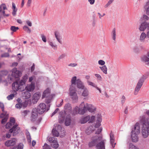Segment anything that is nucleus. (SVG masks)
I'll list each match as a JSON object with an SVG mask.
<instances>
[{"mask_svg": "<svg viewBox=\"0 0 149 149\" xmlns=\"http://www.w3.org/2000/svg\"><path fill=\"white\" fill-rule=\"evenodd\" d=\"M91 140L88 144L89 147H92L96 145L97 149H105L104 141L102 140V136H95L91 138Z\"/></svg>", "mask_w": 149, "mask_h": 149, "instance_id": "f257e3e1", "label": "nucleus"}, {"mask_svg": "<svg viewBox=\"0 0 149 149\" xmlns=\"http://www.w3.org/2000/svg\"><path fill=\"white\" fill-rule=\"evenodd\" d=\"M49 109V107H47L45 104L43 103H41L38 106L37 109L36 108L33 109L32 113L31 120L34 121L37 118L38 114H42L45 112L47 111Z\"/></svg>", "mask_w": 149, "mask_h": 149, "instance_id": "f03ea898", "label": "nucleus"}, {"mask_svg": "<svg viewBox=\"0 0 149 149\" xmlns=\"http://www.w3.org/2000/svg\"><path fill=\"white\" fill-rule=\"evenodd\" d=\"M15 120L14 118L11 117L10 118V121L8 122L6 125V129H9L13 127L9 130L10 133H13V136L16 135L20 131V129L19 127H18V125L15 124Z\"/></svg>", "mask_w": 149, "mask_h": 149, "instance_id": "7ed1b4c3", "label": "nucleus"}, {"mask_svg": "<svg viewBox=\"0 0 149 149\" xmlns=\"http://www.w3.org/2000/svg\"><path fill=\"white\" fill-rule=\"evenodd\" d=\"M140 120L143 123L142 136L143 138H146L149 136V118L145 120V117L141 116L140 117Z\"/></svg>", "mask_w": 149, "mask_h": 149, "instance_id": "20e7f679", "label": "nucleus"}, {"mask_svg": "<svg viewBox=\"0 0 149 149\" xmlns=\"http://www.w3.org/2000/svg\"><path fill=\"white\" fill-rule=\"evenodd\" d=\"M73 111L74 114L79 113L80 115L84 114L86 111V105L84 102H82L79 107L77 106H76Z\"/></svg>", "mask_w": 149, "mask_h": 149, "instance_id": "39448f33", "label": "nucleus"}, {"mask_svg": "<svg viewBox=\"0 0 149 149\" xmlns=\"http://www.w3.org/2000/svg\"><path fill=\"white\" fill-rule=\"evenodd\" d=\"M12 89L14 91L19 90L22 91L25 89V86L22 85V83L19 81V82H14L12 85Z\"/></svg>", "mask_w": 149, "mask_h": 149, "instance_id": "423d86ee", "label": "nucleus"}, {"mask_svg": "<svg viewBox=\"0 0 149 149\" xmlns=\"http://www.w3.org/2000/svg\"><path fill=\"white\" fill-rule=\"evenodd\" d=\"M76 91V88H73L72 86L69 89V95L74 103L77 102L78 98Z\"/></svg>", "mask_w": 149, "mask_h": 149, "instance_id": "0eeeda50", "label": "nucleus"}, {"mask_svg": "<svg viewBox=\"0 0 149 149\" xmlns=\"http://www.w3.org/2000/svg\"><path fill=\"white\" fill-rule=\"evenodd\" d=\"M146 79L145 77L143 75L141 77L139 80L135 88L134 94V95H137L140 89H141L144 80Z\"/></svg>", "mask_w": 149, "mask_h": 149, "instance_id": "6e6552de", "label": "nucleus"}, {"mask_svg": "<svg viewBox=\"0 0 149 149\" xmlns=\"http://www.w3.org/2000/svg\"><path fill=\"white\" fill-rule=\"evenodd\" d=\"M0 107L1 108L3 113L0 115L1 118H3L1 121V123L4 124L7 120L8 117V114L6 112L4 111V106L3 103L0 102Z\"/></svg>", "mask_w": 149, "mask_h": 149, "instance_id": "1a4fd4ad", "label": "nucleus"}, {"mask_svg": "<svg viewBox=\"0 0 149 149\" xmlns=\"http://www.w3.org/2000/svg\"><path fill=\"white\" fill-rule=\"evenodd\" d=\"M139 29L140 31H144L146 29L147 31L146 33L147 35V38L148 39L147 42H148L149 39V23L147 24L146 23H143L141 26H140Z\"/></svg>", "mask_w": 149, "mask_h": 149, "instance_id": "9d476101", "label": "nucleus"}, {"mask_svg": "<svg viewBox=\"0 0 149 149\" xmlns=\"http://www.w3.org/2000/svg\"><path fill=\"white\" fill-rule=\"evenodd\" d=\"M11 75L12 77H9L8 79L10 78V80L12 81L13 79V77L15 78H18L22 75V72L18 70H17V69L16 68H14L11 71Z\"/></svg>", "mask_w": 149, "mask_h": 149, "instance_id": "9b49d317", "label": "nucleus"}, {"mask_svg": "<svg viewBox=\"0 0 149 149\" xmlns=\"http://www.w3.org/2000/svg\"><path fill=\"white\" fill-rule=\"evenodd\" d=\"M49 141L52 143L51 145L52 147L55 149H56L58 147L59 145L57 142L56 138L53 137H50L49 139Z\"/></svg>", "mask_w": 149, "mask_h": 149, "instance_id": "f8f14e48", "label": "nucleus"}, {"mask_svg": "<svg viewBox=\"0 0 149 149\" xmlns=\"http://www.w3.org/2000/svg\"><path fill=\"white\" fill-rule=\"evenodd\" d=\"M140 132V125L139 123H136L132 129L131 133L139 134Z\"/></svg>", "mask_w": 149, "mask_h": 149, "instance_id": "ddd939ff", "label": "nucleus"}, {"mask_svg": "<svg viewBox=\"0 0 149 149\" xmlns=\"http://www.w3.org/2000/svg\"><path fill=\"white\" fill-rule=\"evenodd\" d=\"M40 92H38L34 93L32 97V101L33 104L36 103L41 96Z\"/></svg>", "mask_w": 149, "mask_h": 149, "instance_id": "4468645a", "label": "nucleus"}, {"mask_svg": "<svg viewBox=\"0 0 149 149\" xmlns=\"http://www.w3.org/2000/svg\"><path fill=\"white\" fill-rule=\"evenodd\" d=\"M64 112L65 114H69L71 113L72 112V107L70 103L66 104L64 107Z\"/></svg>", "mask_w": 149, "mask_h": 149, "instance_id": "2eb2a0df", "label": "nucleus"}, {"mask_svg": "<svg viewBox=\"0 0 149 149\" xmlns=\"http://www.w3.org/2000/svg\"><path fill=\"white\" fill-rule=\"evenodd\" d=\"M35 84L34 82H32L30 84L27 85L26 87L25 86V89L27 91L29 92H32L33 91L35 88Z\"/></svg>", "mask_w": 149, "mask_h": 149, "instance_id": "dca6fc26", "label": "nucleus"}, {"mask_svg": "<svg viewBox=\"0 0 149 149\" xmlns=\"http://www.w3.org/2000/svg\"><path fill=\"white\" fill-rule=\"evenodd\" d=\"M50 90L48 88L45 90L43 93L42 95V98L43 99L45 97H49L50 98L52 97V95L50 94Z\"/></svg>", "mask_w": 149, "mask_h": 149, "instance_id": "f3484780", "label": "nucleus"}, {"mask_svg": "<svg viewBox=\"0 0 149 149\" xmlns=\"http://www.w3.org/2000/svg\"><path fill=\"white\" fill-rule=\"evenodd\" d=\"M16 141V139L13 138L10 140L6 141L5 142V145L7 146H12L15 145Z\"/></svg>", "mask_w": 149, "mask_h": 149, "instance_id": "a211bd4d", "label": "nucleus"}, {"mask_svg": "<svg viewBox=\"0 0 149 149\" xmlns=\"http://www.w3.org/2000/svg\"><path fill=\"white\" fill-rule=\"evenodd\" d=\"M90 118V116L89 115L82 116L80 119L79 122L82 124L85 123L89 120Z\"/></svg>", "mask_w": 149, "mask_h": 149, "instance_id": "6ab92c4d", "label": "nucleus"}, {"mask_svg": "<svg viewBox=\"0 0 149 149\" xmlns=\"http://www.w3.org/2000/svg\"><path fill=\"white\" fill-rule=\"evenodd\" d=\"M110 141L111 146L114 148L116 143L115 142L114 136L113 134L111 132L110 134Z\"/></svg>", "mask_w": 149, "mask_h": 149, "instance_id": "aec40b11", "label": "nucleus"}, {"mask_svg": "<svg viewBox=\"0 0 149 149\" xmlns=\"http://www.w3.org/2000/svg\"><path fill=\"white\" fill-rule=\"evenodd\" d=\"M86 109L89 112L92 113L95 111L96 108L95 107L90 104H86Z\"/></svg>", "mask_w": 149, "mask_h": 149, "instance_id": "412c9836", "label": "nucleus"}, {"mask_svg": "<svg viewBox=\"0 0 149 149\" xmlns=\"http://www.w3.org/2000/svg\"><path fill=\"white\" fill-rule=\"evenodd\" d=\"M86 109L89 112L92 113L95 111L96 108L95 107L90 104H86Z\"/></svg>", "mask_w": 149, "mask_h": 149, "instance_id": "4be33fe9", "label": "nucleus"}, {"mask_svg": "<svg viewBox=\"0 0 149 149\" xmlns=\"http://www.w3.org/2000/svg\"><path fill=\"white\" fill-rule=\"evenodd\" d=\"M76 84L77 88L79 89H83L86 88L83 83L79 79H77Z\"/></svg>", "mask_w": 149, "mask_h": 149, "instance_id": "5701e85b", "label": "nucleus"}, {"mask_svg": "<svg viewBox=\"0 0 149 149\" xmlns=\"http://www.w3.org/2000/svg\"><path fill=\"white\" fill-rule=\"evenodd\" d=\"M55 37L58 42L61 44H62V37L59 33L58 31H55L54 33Z\"/></svg>", "mask_w": 149, "mask_h": 149, "instance_id": "b1692460", "label": "nucleus"}, {"mask_svg": "<svg viewBox=\"0 0 149 149\" xmlns=\"http://www.w3.org/2000/svg\"><path fill=\"white\" fill-rule=\"evenodd\" d=\"M95 128H96L95 127V126L94 127L93 126H91L89 127L85 131L86 133L88 135L90 134L94 131Z\"/></svg>", "mask_w": 149, "mask_h": 149, "instance_id": "393cba45", "label": "nucleus"}, {"mask_svg": "<svg viewBox=\"0 0 149 149\" xmlns=\"http://www.w3.org/2000/svg\"><path fill=\"white\" fill-rule=\"evenodd\" d=\"M77 77L76 76L73 77L71 79V85L70 86V88H71V86L73 88H75V85L77 84Z\"/></svg>", "mask_w": 149, "mask_h": 149, "instance_id": "a878e982", "label": "nucleus"}, {"mask_svg": "<svg viewBox=\"0 0 149 149\" xmlns=\"http://www.w3.org/2000/svg\"><path fill=\"white\" fill-rule=\"evenodd\" d=\"M138 134L135 133H131V137L132 141L134 142H136L139 140Z\"/></svg>", "mask_w": 149, "mask_h": 149, "instance_id": "bb28decb", "label": "nucleus"}, {"mask_svg": "<svg viewBox=\"0 0 149 149\" xmlns=\"http://www.w3.org/2000/svg\"><path fill=\"white\" fill-rule=\"evenodd\" d=\"M102 121V118L100 115H98L97 116V123L95 125V127L98 128L101 125L100 123Z\"/></svg>", "mask_w": 149, "mask_h": 149, "instance_id": "cd10ccee", "label": "nucleus"}, {"mask_svg": "<svg viewBox=\"0 0 149 149\" xmlns=\"http://www.w3.org/2000/svg\"><path fill=\"white\" fill-rule=\"evenodd\" d=\"M12 8L13 10L12 14L13 16H15L17 14V9L16 8L15 3L13 2L12 3Z\"/></svg>", "mask_w": 149, "mask_h": 149, "instance_id": "c85d7f7f", "label": "nucleus"}, {"mask_svg": "<svg viewBox=\"0 0 149 149\" xmlns=\"http://www.w3.org/2000/svg\"><path fill=\"white\" fill-rule=\"evenodd\" d=\"M147 38V35L145 32H143L140 35L139 40L141 42H144L145 38Z\"/></svg>", "mask_w": 149, "mask_h": 149, "instance_id": "c756f323", "label": "nucleus"}, {"mask_svg": "<svg viewBox=\"0 0 149 149\" xmlns=\"http://www.w3.org/2000/svg\"><path fill=\"white\" fill-rule=\"evenodd\" d=\"M28 77L29 76L28 74H25L23 77L22 79L20 81L22 83V85L24 86H25V82L27 79Z\"/></svg>", "mask_w": 149, "mask_h": 149, "instance_id": "7c9ffc66", "label": "nucleus"}, {"mask_svg": "<svg viewBox=\"0 0 149 149\" xmlns=\"http://www.w3.org/2000/svg\"><path fill=\"white\" fill-rule=\"evenodd\" d=\"M71 122V117L70 115H68L66 117L65 120V125L68 126L70 124Z\"/></svg>", "mask_w": 149, "mask_h": 149, "instance_id": "2f4dec72", "label": "nucleus"}, {"mask_svg": "<svg viewBox=\"0 0 149 149\" xmlns=\"http://www.w3.org/2000/svg\"><path fill=\"white\" fill-rule=\"evenodd\" d=\"M27 105V104L26 102L22 103V104L20 103H18L15 105V107L17 109H20L22 106L24 107H26Z\"/></svg>", "mask_w": 149, "mask_h": 149, "instance_id": "473e14b6", "label": "nucleus"}, {"mask_svg": "<svg viewBox=\"0 0 149 149\" xmlns=\"http://www.w3.org/2000/svg\"><path fill=\"white\" fill-rule=\"evenodd\" d=\"M111 35L113 40L115 41L116 40V29L115 28H114L113 29L111 33Z\"/></svg>", "mask_w": 149, "mask_h": 149, "instance_id": "72a5a7b5", "label": "nucleus"}, {"mask_svg": "<svg viewBox=\"0 0 149 149\" xmlns=\"http://www.w3.org/2000/svg\"><path fill=\"white\" fill-rule=\"evenodd\" d=\"M83 89V91L82 93V95L84 97L88 96L89 95V93L87 88L86 87Z\"/></svg>", "mask_w": 149, "mask_h": 149, "instance_id": "f704fd0d", "label": "nucleus"}, {"mask_svg": "<svg viewBox=\"0 0 149 149\" xmlns=\"http://www.w3.org/2000/svg\"><path fill=\"white\" fill-rule=\"evenodd\" d=\"M8 74V72L6 70L2 71L0 72V83L2 81V77L7 75Z\"/></svg>", "mask_w": 149, "mask_h": 149, "instance_id": "c9c22d12", "label": "nucleus"}, {"mask_svg": "<svg viewBox=\"0 0 149 149\" xmlns=\"http://www.w3.org/2000/svg\"><path fill=\"white\" fill-rule=\"evenodd\" d=\"M144 8H146V14L147 15H149V0H148L146 3L144 5Z\"/></svg>", "mask_w": 149, "mask_h": 149, "instance_id": "e433bc0d", "label": "nucleus"}, {"mask_svg": "<svg viewBox=\"0 0 149 149\" xmlns=\"http://www.w3.org/2000/svg\"><path fill=\"white\" fill-rule=\"evenodd\" d=\"M23 96L26 99H29L31 96V94L28 91H26L23 93Z\"/></svg>", "mask_w": 149, "mask_h": 149, "instance_id": "4c0bfd02", "label": "nucleus"}, {"mask_svg": "<svg viewBox=\"0 0 149 149\" xmlns=\"http://www.w3.org/2000/svg\"><path fill=\"white\" fill-rule=\"evenodd\" d=\"M143 21L141 23L140 26H141L143 23H146L147 24L149 23V22H147V21L149 19V17L147 15H143Z\"/></svg>", "mask_w": 149, "mask_h": 149, "instance_id": "58836bf2", "label": "nucleus"}, {"mask_svg": "<svg viewBox=\"0 0 149 149\" xmlns=\"http://www.w3.org/2000/svg\"><path fill=\"white\" fill-rule=\"evenodd\" d=\"M147 56H143L141 58V61L145 62H147L146 64L149 62V58Z\"/></svg>", "mask_w": 149, "mask_h": 149, "instance_id": "ea45409f", "label": "nucleus"}, {"mask_svg": "<svg viewBox=\"0 0 149 149\" xmlns=\"http://www.w3.org/2000/svg\"><path fill=\"white\" fill-rule=\"evenodd\" d=\"M99 68L105 74H107V69L105 65H104L101 67H100Z\"/></svg>", "mask_w": 149, "mask_h": 149, "instance_id": "a19ab883", "label": "nucleus"}, {"mask_svg": "<svg viewBox=\"0 0 149 149\" xmlns=\"http://www.w3.org/2000/svg\"><path fill=\"white\" fill-rule=\"evenodd\" d=\"M94 75L95 77L96 78L97 81H101L102 80V78L100 74H95Z\"/></svg>", "mask_w": 149, "mask_h": 149, "instance_id": "79ce46f5", "label": "nucleus"}, {"mask_svg": "<svg viewBox=\"0 0 149 149\" xmlns=\"http://www.w3.org/2000/svg\"><path fill=\"white\" fill-rule=\"evenodd\" d=\"M52 133L53 135L56 136H58L59 135V133L55 129H53L52 131Z\"/></svg>", "mask_w": 149, "mask_h": 149, "instance_id": "37998d69", "label": "nucleus"}, {"mask_svg": "<svg viewBox=\"0 0 149 149\" xmlns=\"http://www.w3.org/2000/svg\"><path fill=\"white\" fill-rule=\"evenodd\" d=\"M2 8H3V10L7 9L6 4L4 3L0 5V14H1V13L2 11Z\"/></svg>", "mask_w": 149, "mask_h": 149, "instance_id": "c03bdc74", "label": "nucleus"}, {"mask_svg": "<svg viewBox=\"0 0 149 149\" xmlns=\"http://www.w3.org/2000/svg\"><path fill=\"white\" fill-rule=\"evenodd\" d=\"M26 134L28 142L29 143H31V138L29 132H26Z\"/></svg>", "mask_w": 149, "mask_h": 149, "instance_id": "a18cd8bd", "label": "nucleus"}, {"mask_svg": "<svg viewBox=\"0 0 149 149\" xmlns=\"http://www.w3.org/2000/svg\"><path fill=\"white\" fill-rule=\"evenodd\" d=\"M36 80V77L35 76L33 75L30 77L29 79V82H33V81H34Z\"/></svg>", "mask_w": 149, "mask_h": 149, "instance_id": "49530a36", "label": "nucleus"}, {"mask_svg": "<svg viewBox=\"0 0 149 149\" xmlns=\"http://www.w3.org/2000/svg\"><path fill=\"white\" fill-rule=\"evenodd\" d=\"M23 29L27 33H29L31 32V29L26 26H24L23 27Z\"/></svg>", "mask_w": 149, "mask_h": 149, "instance_id": "de8ad7c7", "label": "nucleus"}, {"mask_svg": "<svg viewBox=\"0 0 149 149\" xmlns=\"http://www.w3.org/2000/svg\"><path fill=\"white\" fill-rule=\"evenodd\" d=\"M129 149H139L136 146L132 143H130L129 145Z\"/></svg>", "mask_w": 149, "mask_h": 149, "instance_id": "09e8293b", "label": "nucleus"}, {"mask_svg": "<svg viewBox=\"0 0 149 149\" xmlns=\"http://www.w3.org/2000/svg\"><path fill=\"white\" fill-rule=\"evenodd\" d=\"M86 82L88 85L92 86L94 88L96 85V84L90 81H86Z\"/></svg>", "mask_w": 149, "mask_h": 149, "instance_id": "8fccbe9b", "label": "nucleus"}, {"mask_svg": "<svg viewBox=\"0 0 149 149\" xmlns=\"http://www.w3.org/2000/svg\"><path fill=\"white\" fill-rule=\"evenodd\" d=\"M49 45L54 49H55L57 47V46L56 45L54 44L52 42H49Z\"/></svg>", "mask_w": 149, "mask_h": 149, "instance_id": "3c124183", "label": "nucleus"}, {"mask_svg": "<svg viewBox=\"0 0 149 149\" xmlns=\"http://www.w3.org/2000/svg\"><path fill=\"white\" fill-rule=\"evenodd\" d=\"M43 149H51V147L49 145L45 143L44 146H43Z\"/></svg>", "mask_w": 149, "mask_h": 149, "instance_id": "603ef678", "label": "nucleus"}, {"mask_svg": "<svg viewBox=\"0 0 149 149\" xmlns=\"http://www.w3.org/2000/svg\"><path fill=\"white\" fill-rule=\"evenodd\" d=\"M14 97V95L13 94H12L8 95L7 97V98L8 100H12Z\"/></svg>", "mask_w": 149, "mask_h": 149, "instance_id": "864d4df0", "label": "nucleus"}, {"mask_svg": "<svg viewBox=\"0 0 149 149\" xmlns=\"http://www.w3.org/2000/svg\"><path fill=\"white\" fill-rule=\"evenodd\" d=\"M10 29L13 32H15L19 29V28L18 27H16L15 26H11Z\"/></svg>", "mask_w": 149, "mask_h": 149, "instance_id": "5fc2aeb1", "label": "nucleus"}, {"mask_svg": "<svg viewBox=\"0 0 149 149\" xmlns=\"http://www.w3.org/2000/svg\"><path fill=\"white\" fill-rule=\"evenodd\" d=\"M52 98V97L50 98L49 97H46V99L45 100V102L47 103H49L51 101V100Z\"/></svg>", "mask_w": 149, "mask_h": 149, "instance_id": "6e6d98bb", "label": "nucleus"}, {"mask_svg": "<svg viewBox=\"0 0 149 149\" xmlns=\"http://www.w3.org/2000/svg\"><path fill=\"white\" fill-rule=\"evenodd\" d=\"M98 63L99 65L104 66L105 64V62L103 60H100L98 61Z\"/></svg>", "mask_w": 149, "mask_h": 149, "instance_id": "4d7b16f0", "label": "nucleus"}, {"mask_svg": "<svg viewBox=\"0 0 149 149\" xmlns=\"http://www.w3.org/2000/svg\"><path fill=\"white\" fill-rule=\"evenodd\" d=\"M61 113H62L61 112L60 113L61 116L59 118V122L60 123H62L63 121L64 118V117L61 115Z\"/></svg>", "mask_w": 149, "mask_h": 149, "instance_id": "13d9d810", "label": "nucleus"}, {"mask_svg": "<svg viewBox=\"0 0 149 149\" xmlns=\"http://www.w3.org/2000/svg\"><path fill=\"white\" fill-rule=\"evenodd\" d=\"M24 147V145L22 143H19L17 149H23Z\"/></svg>", "mask_w": 149, "mask_h": 149, "instance_id": "bf43d9fd", "label": "nucleus"}, {"mask_svg": "<svg viewBox=\"0 0 149 149\" xmlns=\"http://www.w3.org/2000/svg\"><path fill=\"white\" fill-rule=\"evenodd\" d=\"M95 119V117L94 116H92L91 117L90 116V118L89 120V123H93Z\"/></svg>", "mask_w": 149, "mask_h": 149, "instance_id": "052dcab7", "label": "nucleus"}, {"mask_svg": "<svg viewBox=\"0 0 149 149\" xmlns=\"http://www.w3.org/2000/svg\"><path fill=\"white\" fill-rule=\"evenodd\" d=\"M41 37L43 41L44 42H46L47 41L46 39L45 36L43 34L41 35Z\"/></svg>", "mask_w": 149, "mask_h": 149, "instance_id": "680f3d73", "label": "nucleus"}, {"mask_svg": "<svg viewBox=\"0 0 149 149\" xmlns=\"http://www.w3.org/2000/svg\"><path fill=\"white\" fill-rule=\"evenodd\" d=\"M102 130V128L101 127L100 128L97 129V130L95 132V134H100Z\"/></svg>", "mask_w": 149, "mask_h": 149, "instance_id": "e2e57ef3", "label": "nucleus"}, {"mask_svg": "<svg viewBox=\"0 0 149 149\" xmlns=\"http://www.w3.org/2000/svg\"><path fill=\"white\" fill-rule=\"evenodd\" d=\"M125 99L126 98L125 97L124 95L122 96V97L121 98V103L122 104H123L124 103H125Z\"/></svg>", "mask_w": 149, "mask_h": 149, "instance_id": "0e129e2a", "label": "nucleus"}, {"mask_svg": "<svg viewBox=\"0 0 149 149\" xmlns=\"http://www.w3.org/2000/svg\"><path fill=\"white\" fill-rule=\"evenodd\" d=\"M9 54L8 53H6L2 54L1 55V57H8L9 56Z\"/></svg>", "mask_w": 149, "mask_h": 149, "instance_id": "69168bd1", "label": "nucleus"}, {"mask_svg": "<svg viewBox=\"0 0 149 149\" xmlns=\"http://www.w3.org/2000/svg\"><path fill=\"white\" fill-rule=\"evenodd\" d=\"M32 0H28L27 3V6L28 7H30L32 3Z\"/></svg>", "mask_w": 149, "mask_h": 149, "instance_id": "338daca9", "label": "nucleus"}, {"mask_svg": "<svg viewBox=\"0 0 149 149\" xmlns=\"http://www.w3.org/2000/svg\"><path fill=\"white\" fill-rule=\"evenodd\" d=\"M65 56L66 55L65 54H62L59 57L58 59H63L64 58Z\"/></svg>", "mask_w": 149, "mask_h": 149, "instance_id": "774afa93", "label": "nucleus"}]
</instances>
